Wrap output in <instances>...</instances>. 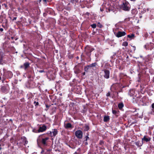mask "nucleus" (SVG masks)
Masks as SVG:
<instances>
[{
	"label": "nucleus",
	"instance_id": "f257e3e1",
	"mask_svg": "<svg viewBox=\"0 0 154 154\" xmlns=\"http://www.w3.org/2000/svg\"><path fill=\"white\" fill-rule=\"evenodd\" d=\"M94 49L91 46L87 45L85 48L84 51L86 55V58L88 61H90L91 60V52L94 50Z\"/></svg>",
	"mask_w": 154,
	"mask_h": 154
},
{
	"label": "nucleus",
	"instance_id": "f03ea898",
	"mask_svg": "<svg viewBox=\"0 0 154 154\" xmlns=\"http://www.w3.org/2000/svg\"><path fill=\"white\" fill-rule=\"evenodd\" d=\"M45 135L46 134H44L39 136L37 140L38 143H39L44 146H47V141L49 139V138L48 137H46Z\"/></svg>",
	"mask_w": 154,
	"mask_h": 154
},
{
	"label": "nucleus",
	"instance_id": "7ed1b4c3",
	"mask_svg": "<svg viewBox=\"0 0 154 154\" xmlns=\"http://www.w3.org/2000/svg\"><path fill=\"white\" fill-rule=\"evenodd\" d=\"M97 66V63L96 62H95L89 65L85 66L84 68L85 71L88 72L90 70L91 68H92L93 70H95L97 69L96 66Z\"/></svg>",
	"mask_w": 154,
	"mask_h": 154
},
{
	"label": "nucleus",
	"instance_id": "20e7f679",
	"mask_svg": "<svg viewBox=\"0 0 154 154\" xmlns=\"http://www.w3.org/2000/svg\"><path fill=\"white\" fill-rule=\"evenodd\" d=\"M121 8L125 11H129L130 9V6L128 3L125 1H123L121 5Z\"/></svg>",
	"mask_w": 154,
	"mask_h": 154
},
{
	"label": "nucleus",
	"instance_id": "39448f33",
	"mask_svg": "<svg viewBox=\"0 0 154 154\" xmlns=\"http://www.w3.org/2000/svg\"><path fill=\"white\" fill-rule=\"evenodd\" d=\"M9 89V88L8 85H4L1 87L0 91L3 94H6L8 92Z\"/></svg>",
	"mask_w": 154,
	"mask_h": 154
},
{
	"label": "nucleus",
	"instance_id": "423d86ee",
	"mask_svg": "<svg viewBox=\"0 0 154 154\" xmlns=\"http://www.w3.org/2000/svg\"><path fill=\"white\" fill-rule=\"evenodd\" d=\"M75 134L76 137L79 139H82L83 136V132L80 130L76 131L75 132Z\"/></svg>",
	"mask_w": 154,
	"mask_h": 154
},
{
	"label": "nucleus",
	"instance_id": "0eeeda50",
	"mask_svg": "<svg viewBox=\"0 0 154 154\" xmlns=\"http://www.w3.org/2000/svg\"><path fill=\"white\" fill-rule=\"evenodd\" d=\"M47 129L46 126L45 125H43L42 126H40L39 127V129L38 130V133L43 132L45 131Z\"/></svg>",
	"mask_w": 154,
	"mask_h": 154
},
{
	"label": "nucleus",
	"instance_id": "6e6552de",
	"mask_svg": "<svg viewBox=\"0 0 154 154\" xmlns=\"http://www.w3.org/2000/svg\"><path fill=\"white\" fill-rule=\"evenodd\" d=\"M5 75H6V77L8 79L11 78L13 76L12 72L11 71H8L4 72Z\"/></svg>",
	"mask_w": 154,
	"mask_h": 154
},
{
	"label": "nucleus",
	"instance_id": "1a4fd4ad",
	"mask_svg": "<svg viewBox=\"0 0 154 154\" xmlns=\"http://www.w3.org/2000/svg\"><path fill=\"white\" fill-rule=\"evenodd\" d=\"M74 73L76 74H78L81 72V70L79 66H75L74 68Z\"/></svg>",
	"mask_w": 154,
	"mask_h": 154
},
{
	"label": "nucleus",
	"instance_id": "9d476101",
	"mask_svg": "<svg viewBox=\"0 0 154 154\" xmlns=\"http://www.w3.org/2000/svg\"><path fill=\"white\" fill-rule=\"evenodd\" d=\"M87 135L84 138V142L86 145H87L88 144V143L87 142V140H90V138L88 137V136L89 135V134L88 133H87L86 134Z\"/></svg>",
	"mask_w": 154,
	"mask_h": 154
},
{
	"label": "nucleus",
	"instance_id": "9b49d317",
	"mask_svg": "<svg viewBox=\"0 0 154 154\" xmlns=\"http://www.w3.org/2000/svg\"><path fill=\"white\" fill-rule=\"evenodd\" d=\"M126 35V33L124 32H119L116 34V36L118 37H120L122 36L125 35Z\"/></svg>",
	"mask_w": 154,
	"mask_h": 154
},
{
	"label": "nucleus",
	"instance_id": "f8f14e48",
	"mask_svg": "<svg viewBox=\"0 0 154 154\" xmlns=\"http://www.w3.org/2000/svg\"><path fill=\"white\" fill-rule=\"evenodd\" d=\"M53 135H51V137H54L57 134L58 131L56 129H54L52 130Z\"/></svg>",
	"mask_w": 154,
	"mask_h": 154
},
{
	"label": "nucleus",
	"instance_id": "ddd939ff",
	"mask_svg": "<svg viewBox=\"0 0 154 154\" xmlns=\"http://www.w3.org/2000/svg\"><path fill=\"white\" fill-rule=\"evenodd\" d=\"M150 138L149 137H147L146 136H144L143 137L142 139V141H145L146 142L149 141L150 140Z\"/></svg>",
	"mask_w": 154,
	"mask_h": 154
},
{
	"label": "nucleus",
	"instance_id": "4468645a",
	"mask_svg": "<svg viewBox=\"0 0 154 154\" xmlns=\"http://www.w3.org/2000/svg\"><path fill=\"white\" fill-rule=\"evenodd\" d=\"M24 66V69L26 70L28 68L29 66L30 63L29 62H26L23 64Z\"/></svg>",
	"mask_w": 154,
	"mask_h": 154
},
{
	"label": "nucleus",
	"instance_id": "2eb2a0df",
	"mask_svg": "<svg viewBox=\"0 0 154 154\" xmlns=\"http://www.w3.org/2000/svg\"><path fill=\"white\" fill-rule=\"evenodd\" d=\"M65 127L66 128H71L72 127V125L70 123H68L66 124V125L65 126Z\"/></svg>",
	"mask_w": 154,
	"mask_h": 154
},
{
	"label": "nucleus",
	"instance_id": "dca6fc26",
	"mask_svg": "<svg viewBox=\"0 0 154 154\" xmlns=\"http://www.w3.org/2000/svg\"><path fill=\"white\" fill-rule=\"evenodd\" d=\"M21 139H23V140L24 141V145L28 143V141L26 140V137H21Z\"/></svg>",
	"mask_w": 154,
	"mask_h": 154
},
{
	"label": "nucleus",
	"instance_id": "f3484780",
	"mask_svg": "<svg viewBox=\"0 0 154 154\" xmlns=\"http://www.w3.org/2000/svg\"><path fill=\"white\" fill-rule=\"evenodd\" d=\"M4 112L2 111H0V118L4 116L5 115H3Z\"/></svg>",
	"mask_w": 154,
	"mask_h": 154
},
{
	"label": "nucleus",
	"instance_id": "a211bd4d",
	"mask_svg": "<svg viewBox=\"0 0 154 154\" xmlns=\"http://www.w3.org/2000/svg\"><path fill=\"white\" fill-rule=\"evenodd\" d=\"M33 104L35 106L37 107V106L39 105L38 102L36 101H34Z\"/></svg>",
	"mask_w": 154,
	"mask_h": 154
},
{
	"label": "nucleus",
	"instance_id": "6ab92c4d",
	"mask_svg": "<svg viewBox=\"0 0 154 154\" xmlns=\"http://www.w3.org/2000/svg\"><path fill=\"white\" fill-rule=\"evenodd\" d=\"M123 104L122 103H120L119 104L118 106L119 109H121L123 107Z\"/></svg>",
	"mask_w": 154,
	"mask_h": 154
},
{
	"label": "nucleus",
	"instance_id": "aec40b11",
	"mask_svg": "<svg viewBox=\"0 0 154 154\" xmlns=\"http://www.w3.org/2000/svg\"><path fill=\"white\" fill-rule=\"evenodd\" d=\"M89 128L88 125H86L85 127L84 131H88L89 130Z\"/></svg>",
	"mask_w": 154,
	"mask_h": 154
},
{
	"label": "nucleus",
	"instance_id": "412c9836",
	"mask_svg": "<svg viewBox=\"0 0 154 154\" xmlns=\"http://www.w3.org/2000/svg\"><path fill=\"white\" fill-rule=\"evenodd\" d=\"M128 37L130 38H133L134 37V34H132L131 35H128Z\"/></svg>",
	"mask_w": 154,
	"mask_h": 154
},
{
	"label": "nucleus",
	"instance_id": "4be33fe9",
	"mask_svg": "<svg viewBox=\"0 0 154 154\" xmlns=\"http://www.w3.org/2000/svg\"><path fill=\"white\" fill-rule=\"evenodd\" d=\"M128 44V42H125L123 43L122 45L124 46H127Z\"/></svg>",
	"mask_w": 154,
	"mask_h": 154
},
{
	"label": "nucleus",
	"instance_id": "5701e85b",
	"mask_svg": "<svg viewBox=\"0 0 154 154\" xmlns=\"http://www.w3.org/2000/svg\"><path fill=\"white\" fill-rule=\"evenodd\" d=\"M106 79H108L109 78V71L106 70Z\"/></svg>",
	"mask_w": 154,
	"mask_h": 154
},
{
	"label": "nucleus",
	"instance_id": "b1692460",
	"mask_svg": "<svg viewBox=\"0 0 154 154\" xmlns=\"http://www.w3.org/2000/svg\"><path fill=\"white\" fill-rule=\"evenodd\" d=\"M81 58L82 60H84L85 58V55L83 54V53H82L81 55Z\"/></svg>",
	"mask_w": 154,
	"mask_h": 154
},
{
	"label": "nucleus",
	"instance_id": "393cba45",
	"mask_svg": "<svg viewBox=\"0 0 154 154\" xmlns=\"http://www.w3.org/2000/svg\"><path fill=\"white\" fill-rule=\"evenodd\" d=\"M69 146L72 149H74L75 148V146L72 145H69Z\"/></svg>",
	"mask_w": 154,
	"mask_h": 154
},
{
	"label": "nucleus",
	"instance_id": "a878e982",
	"mask_svg": "<svg viewBox=\"0 0 154 154\" xmlns=\"http://www.w3.org/2000/svg\"><path fill=\"white\" fill-rule=\"evenodd\" d=\"M91 26L93 28H95L96 27V24L94 23L93 24L91 25Z\"/></svg>",
	"mask_w": 154,
	"mask_h": 154
},
{
	"label": "nucleus",
	"instance_id": "bb28decb",
	"mask_svg": "<svg viewBox=\"0 0 154 154\" xmlns=\"http://www.w3.org/2000/svg\"><path fill=\"white\" fill-rule=\"evenodd\" d=\"M139 143H140V141H137V142L135 144H136V145H137V146H140L142 145V144L140 145L139 144Z\"/></svg>",
	"mask_w": 154,
	"mask_h": 154
},
{
	"label": "nucleus",
	"instance_id": "cd10ccee",
	"mask_svg": "<svg viewBox=\"0 0 154 154\" xmlns=\"http://www.w3.org/2000/svg\"><path fill=\"white\" fill-rule=\"evenodd\" d=\"M64 15L66 16H67L68 14V13L65 11H64Z\"/></svg>",
	"mask_w": 154,
	"mask_h": 154
},
{
	"label": "nucleus",
	"instance_id": "c85d7f7f",
	"mask_svg": "<svg viewBox=\"0 0 154 154\" xmlns=\"http://www.w3.org/2000/svg\"><path fill=\"white\" fill-rule=\"evenodd\" d=\"M32 131L33 132H35V133H38V130H37L35 129H33L32 130Z\"/></svg>",
	"mask_w": 154,
	"mask_h": 154
},
{
	"label": "nucleus",
	"instance_id": "c756f323",
	"mask_svg": "<svg viewBox=\"0 0 154 154\" xmlns=\"http://www.w3.org/2000/svg\"><path fill=\"white\" fill-rule=\"evenodd\" d=\"M112 113L114 114H115L116 113H117V111H116V110H112Z\"/></svg>",
	"mask_w": 154,
	"mask_h": 154
},
{
	"label": "nucleus",
	"instance_id": "7c9ffc66",
	"mask_svg": "<svg viewBox=\"0 0 154 154\" xmlns=\"http://www.w3.org/2000/svg\"><path fill=\"white\" fill-rule=\"evenodd\" d=\"M52 133H53L52 132L50 131L49 133H47L46 134H50V136L51 137V135H52Z\"/></svg>",
	"mask_w": 154,
	"mask_h": 154
},
{
	"label": "nucleus",
	"instance_id": "2f4dec72",
	"mask_svg": "<svg viewBox=\"0 0 154 154\" xmlns=\"http://www.w3.org/2000/svg\"><path fill=\"white\" fill-rule=\"evenodd\" d=\"M103 120L104 122H106V115H105L104 116Z\"/></svg>",
	"mask_w": 154,
	"mask_h": 154
},
{
	"label": "nucleus",
	"instance_id": "473e14b6",
	"mask_svg": "<svg viewBox=\"0 0 154 154\" xmlns=\"http://www.w3.org/2000/svg\"><path fill=\"white\" fill-rule=\"evenodd\" d=\"M38 72H39L40 73H42V72H45V71L43 70H40L38 71Z\"/></svg>",
	"mask_w": 154,
	"mask_h": 154
},
{
	"label": "nucleus",
	"instance_id": "72a5a7b5",
	"mask_svg": "<svg viewBox=\"0 0 154 154\" xmlns=\"http://www.w3.org/2000/svg\"><path fill=\"white\" fill-rule=\"evenodd\" d=\"M104 72L105 73V75H104V76L105 78H106V69H104Z\"/></svg>",
	"mask_w": 154,
	"mask_h": 154
},
{
	"label": "nucleus",
	"instance_id": "f704fd0d",
	"mask_svg": "<svg viewBox=\"0 0 154 154\" xmlns=\"http://www.w3.org/2000/svg\"><path fill=\"white\" fill-rule=\"evenodd\" d=\"M24 66V65L20 66V68L24 69V66Z\"/></svg>",
	"mask_w": 154,
	"mask_h": 154
},
{
	"label": "nucleus",
	"instance_id": "c9c22d12",
	"mask_svg": "<svg viewBox=\"0 0 154 154\" xmlns=\"http://www.w3.org/2000/svg\"><path fill=\"white\" fill-rule=\"evenodd\" d=\"M106 122L108 121L109 119V116H106Z\"/></svg>",
	"mask_w": 154,
	"mask_h": 154
},
{
	"label": "nucleus",
	"instance_id": "e433bc0d",
	"mask_svg": "<svg viewBox=\"0 0 154 154\" xmlns=\"http://www.w3.org/2000/svg\"><path fill=\"white\" fill-rule=\"evenodd\" d=\"M2 5L4 6L5 8L7 7V5L6 4H3Z\"/></svg>",
	"mask_w": 154,
	"mask_h": 154
},
{
	"label": "nucleus",
	"instance_id": "4c0bfd02",
	"mask_svg": "<svg viewBox=\"0 0 154 154\" xmlns=\"http://www.w3.org/2000/svg\"><path fill=\"white\" fill-rule=\"evenodd\" d=\"M17 17H14L13 19L12 20L13 21H14L15 20H16L17 19Z\"/></svg>",
	"mask_w": 154,
	"mask_h": 154
},
{
	"label": "nucleus",
	"instance_id": "58836bf2",
	"mask_svg": "<svg viewBox=\"0 0 154 154\" xmlns=\"http://www.w3.org/2000/svg\"><path fill=\"white\" fill-rule=\"evenodd\" d=\"M82 74L83 75H85V72H84L82 73Z\"/></svg>",
	"mask_w": 154,
	"mask_h": 154
},
{
	"label": "nucleus",
	"instance_id": "ea45409f",
	"mask_svg": "<svg viewBox=\"0 0 154 154\" xmlns=\"http://www.w3.org/2000/svg\"><path fill=\"white\" fill-rule=\"evenodd\" d=\"M43 2H44L45 3H47V0H42Z\"/></svg>",
	"mask_w": 154,
	"mask_h": 154
},
{
	"label": "nucleus",
	"instance_id": "a19ab883",
	"mask_svg": "<svg viewBox=\"0 0 154 154\" xmlns=\"http://www.w3.org/2000/svg\"><path fill=\"white\" fill-rule=\"evenodd\" d=\"M3 31V29L2 28H1L0 29V31L1 32H2Z\"/></svg>",
	"mask_w": 154,
	"mask_h": 154
},
{
	"label": "nucleus",
	"instance_id": "79ce46f5",
	"mask_svg": "<svg viewBox=\"0 0 154 154\" xmlns=\"http://www.w3.org/2000/svg\"><path fill=\"white\" fill-rule=\"evenodd\" d=\"M2 78H3L2 80V82H3L5 80V78H4L3 77Z\"/></svg>",
	"mask_w": 154,
	"mask_h": 154
},
{
	"label": "nucleus",
	"instance_id": "37998d69",
	"mask_svg": "<svg viewBox=\"0 0 154 154\" xmlns=\"http://www.w3.org/2000/svg\"><path fill=\"white\" fill-rule=\"evenodd\" d=\"M74 154H81L80 153H78L76 152H75Z\"/></svg>",
	"mask_w": 154,
	"mask_h": 154
},
{
	"label": "nucleus",
	"instance_id": "c03bdc74",
	"mask_svg": "<svg viewBox=\"0 0 154 154\" xmlns=\"http://www.w3.org/2000/svg\"><path fill=\"white\" fill-rule=\"evenodd\" d=\"M152 108L154 109V103H153L152 105Z\"/></svg>",
	"mask_w": 154,
	"mask_h": 154
},
{
	"label": "nucleus",
	"instance_id": "a18cd8bd",
	"mask_svg": "<svg viewBox=\"0 0 154 154\" xmlns=\"http://www.w3.org/2000/svg\"><path fill=\"white\" fill-rule=\"evenodd\" d=\"M100 10L101 11H103V8H100Z\"/></svg>",
	"mask_w": 154,
	"mask_h": 154
},
{
	"label": "nucleus",
	"instance_id": "49530a36",
	"mask_svg": "<svg viewBox=\"0 0 154 154\" xmlns=\"http://www.w3.org/2000/svg\"><path fill=\"white\" fill-rule=\"evenodd\" d=\"M103 143V141H101L100 143V144H102Z\"/></svg>",
	"mask_w": 154,
	"mask_h": 154
},
{
	"label": "nucleus",
	"instance_id": "de8ad7c7",
	"mask_svg": "<svg viewBox=\"0 0 154 154\" xmlns=\"http://www.w3.org/2000/svg\"><path fill=\"white\" fill-rule=\"evenodd\" d=\"M110 94L109 93H109H107V94H106V96H109L110 95Z\"/></svg>",
	"mask_w": 154,
	"mask_h": 154
},
{
	"label": "nucleus",
	"instance_id": "09e8293b",
	"mask_svg": "<svg viewBox=\"0 0 154 154\" xmlns=\"http://www.w3.org/2000/svg\"><path fill=\"white\" fill-rule=\"evenodd\" d=\"M76 58L77 59V60H78L79 59V57H78V56H77V57H76Z\"/></svg>",
	"mask_w": 154,
	"mask_h": 154
},
{
	"label": "nucleus",
	"instance_id": "8fccbe9b",
	"mask_svg": "<svg viewBox=\"0 0 154 154\" xmlns=\"http://www.w3.org/2000/svg\"><path fill=\"white\" fill-rule=\"evenodd\" d=\"M2 75H0V81L2 80V77H1Z\"/></svg>",
	"mask_w": 154,
	"mask_h": 154
},
{
	"label": "nucleus",
	"instance_id": "3c124183",
	"mask_svg": "<svg viewBox=\"0 0 154 154\" xmlns=\"http://www.w3.org/2000/svg\"><path fill=\"white\" fill-rule=\"evenodd\" d=\"M46 107H49V106H47V105H46Z\"/></svg>",
	"mask_w": 154,
	"mask_h": 154
},
{
	"label": "nucleus",
	"instance_id": "603ef678",
	"mask_svg": "<svg viewBox=\"0 0 154 154\" xmlns=\"http://www.w3.org/2000/svg\"><path fill=\"white\" fill-rule=\"evenodd\" d=\"M87 14H89V13H88V12H87Z\"/></svg>",
	"mask_w": 154,
	"mask_h": 154
},
{
	"label": "nucleus",
	"instance_id": "864d4df0",
	"mask_svg": "<svg viewBox=\"0 0 154 154\" xmlns=\"http://www.w3.org/2000/svg\"><path fill=\"white\" fill-rule=\"evenodd\" d=\"M109 11H110L111 10H110V9H109Z\"/></svg>",
	"mask_w": 154,
	"mask_h": 154
},
{
	"label": "nucleus",
	"instance_id": "5fc2aeb1",
	"mask_svg": "<svg viewBox=\"0 0 154 154\" xmlns=\"http://www.w3.org/2000/svg\"><path fill=\"white\" fill-rule=\"evenodd\" d=\"M147 35V34H145V36H146V35Z\"/></svg>",
	"mask_w": 154,
	"mask_h": 154
},
{
	"label": "nucleus",
	"instance_id": "6e6d98bb",
	"mask_svg": "<svg viewBox=\"0 0 154 154\" xmlns=\"http://www.w3.org/2000/svg\"><path fill=\"white\" fill-rule=\"evenodd\" d=\"M60 95H62V94H60Z\"/></svg>",
	"mask_w": 154,
	"mask_h": 154
},
{
	"label": "nucleus",
	"instance_id": "4d7b16f0",
	"mask_svg": "<svg viewBox=\"0 0 154 154\" xmlns=\"http://www.w3.org/2000/svg\"><path fill=\"white\" fill-rule=\"evenodd\" d=\"M111 10H112V8H111Z\"/></svg>",
	"mask_w": 154,
	"mask_h": 154
}]
</instances>
